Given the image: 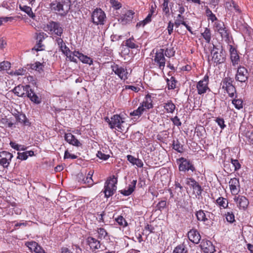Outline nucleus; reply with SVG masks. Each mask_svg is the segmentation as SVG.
<instances>
[{
    "label": "nucleus",
    "mask_w": 253,
    "mask_h": 253,
    "mask_svg": "<svg viewBox=\"0 0 253 253\" xmlns=\"http://www.w3.org/2000/svg\"><path fill=\"white\" fill-rule=\"evenodd\" d=\"M13 92L18 97H28L32 102L39 104L41 102V99L31 89L29 85L25 86L19 85L15 86L12 90Z\"/></svg>",
    "instance_id": "1"
},
{
    "label": "nucleus",
    "mask_w": 253,
    "mask_h": 253,
    "mask_svg": "<svg viewBox=\"0 0 253 253\" xmlns=\"http://www.w3.org/2000/svg\"><path fill=\"white\" fill-rule=\"evenodd\" d=\"M126 118V115L124 113H121L120 114L114 115L110 119L108 117H105L104 120L108 124L110 128L117 127L122 129V125L125 123Z\"/></svg>",
    "instance_id": "2"
},
{
    "label": "nucleus",
    "mask_w": 253,
    "mask_h": 253,
    "mask_svg": "<svg viewBox=\"0 0 253 253\" xmlns=\"http://www.w3.org/2000/svg\"><path fill=\"white\" fill-rule=\"evenodd\" d=\"M195 214L198 221L202 222L207 226H212L213 225L215 215L212 212L199 210L196 211Z\"/></svg>",
    "instance_id": "3"
},
{
    "label": "nucleus",
    "mask_w": 253,
    "mask_h": 253,
    "mask_svg": "<svg viewBox=\"0 0 253 253\" xmlns=\"http://www.w3.org/2000/svg\"><path fill=\"white\" fill-rule=\"evenodd\" d=\"M176 163L178 166L179 171L185 173L189 171H191L192 172L196 171L194 163L190 159L182 157L176 160Z\"/></svg>",
    "instance_id": "4"
},
{
    "label": "nucleus",
    "mask_w": 253,
    "mask_h": 253,
    "mask_svg": "<svg viewBox=\"0 0 253 253\" xmlns=\"http://www.w3.org/2000/svg\"><path fill=\"white\" fill-rule=\"evenodd\" d=\"M117 176L113 175L105 182L103 191L105 198H108L114 194L117 190Z\"/></svg>",
    "instance_id": "5"
},
{
    "label": "nucleus",
    "mask_w": 253,
    "mask_h": 253,
    "mask_svg": "<svg viewBox=\"0 0 253 253\" xmlns=\"http://www.w3.org/2000/svg\"><path fill=\"white\" fill-rule=\"evenodd\" d=\"M44 31L51 35L61 37L63 33V28L58 22L51 21L44 28Z\"/></svg>",
    "instance_id": "6"
},
{
    "label": "nucleus",
    "mask_w": 253,
    "mask_h": 253,
    "mask_svg": "<svg viewBox=\"0 0 253 253\" xmlns=\"http://www.w3.org/2000/svg\"><path fill=\"white\" fill-rule=\"evenodd\" d=\"M211 54L212 55V60L216 64H221L225 61V54L223 52L221 45L213 44Z\"/></svg>",
    "instance_id": "7"
},
{
    "label": "nucleus",
    "mask_w": 253,
    "mask_h": 253,
    "mask_svg": "<svg viewBox=\"0 0 253 253\" xmlns=\"http://www.w3.org/2000/svg\"><path fill=\"white\" fill-rule=\"evenodd\" d=\"M65 1H59L55 0L51 2L49 5L51 10L56 14L61 17L65 16L69 12L70 7L64 8V4Z\"/></svg>",
    "instance_id": "8"
},
{
    "label": "nucleus",
    "mask_w": 253,
    "mask_h": 253,
    "mask_svg": "<svg viewBox=\"0 0 253 253\" xmlns=\"http://www.w3.org/2000/svg\"><path fill=\"white\" fill-rule=\"evenodd\" d=\"M91 17L92 23L96 25H104L106 19L105 12L100 8H95L92 11Z\"/></svg>",
    "instance_id": "9"
},
{
    "label": "nucleus",
    "mask_w": 253,
    "mask_h": 253,
    "mask_svg": "<svg viewBox=\"0 0 253 253\" xmlns=\"http://www.w3.org/2000/svg\"><path fill=\"white\" fill-rule=\"evenodd\" d=\"M152 61L154 65L157 66L160 70H164L166 61L164 56V49L160 48L156 51L152 58Z\"/></svg>",
    "instance_id": "10"
},
{
    "label": "nucleus",
    "mask_w": 253,
    "mask_h": 253,
    "mask_svg": "<svg viewBox=\"0 0 253 253\" xmlns=\"http://www.w3.org/2000/svg\"><path fill=\"white\" fill-rule=\"evenodd\" d=\"M111 68L115 74L121 80L125 81L128 79V73L126 67L113 63L111 65Z\"/></svg>",
    "instance_id": "11"
},
{
    "label": "nucleus",
    "mask_w": 253,
    "mask_h": 253,
    "mask_svg": "<svg viewBox=\"0 0 253 253\" xmlns=\"http://www.w3.org/2000/svg\"><path fill=\"white\" fill-rule=\"evenodd\" d=\"M213 29L215 32H218L222 38L229 39V31L222 21L215 22L213 24Z\"/></svg>",
    "instance_id": "12"
},
{
    "label": "nucleus",
    "mask_w": 253,
    "mask_h": 253,
    "mask_svg": "<svg viewBox=\"0 0 253 253\" xmlns=\"http://www.w3.org/2000/svg\"><path fill=\"white\" fill-rule=\"evenodd\" d=\"M209 82V77L206 74L203 79L199 81L196 85L197 93L199 95H203L206 93L207 91L209 89L208 84Z\"/></svg>",
    "instance_id": "13"
},
{
    "label": "nucleus",
    "mask_w": 253,
    "mask_h": 253,
    "mask_svg": "<svg viewBox=\"0 0 253 253\" xmlns=\"http://www.w3.org/2000/svg\"><path fill=\"white\" fill-rule=\"evenodd\" d=\"M153 95L154 94H147L141 105L135 111H144L146 109L152 108L153 107V100L154 98V97L153 96Z\"/></svg>",
    "instance_id": "14"
},
{
    "label": "nucleus",
    "mask_w": 253,
    "mask_h": 253,
    "mask_svg": "<svg viewBox=\"0 0 253 253\" xmlns=\"http://www.w3.org/2000/svg\"><path fill=\"white\" fill-rule=\"evenodd\" d=\"M13 158V155L9 152L2 151L0 152V166L3 168H7Z\"/></svg>",
    "instance_id": "15"
},
{
    "label": "nucleus",
    "mask_w": 253,
    "mask_h": 253,
    "mask_svg": "<svg viewBox=\"0 0 253 253\" xmlns=\"http://www.w3.org/2000/svg\"><path fill=\"white\" fill-rule=\"evenodd\" d=\"M135 12L131 10L126 11L124 13L120 15L118 21L122 25H126L132 22Z\"/></svg>",
    "instance_id": "16"
},
{
    "label": "nucleus",
    "mask_w": 253,
    "mask_h": 253,
    "mask_svg": "<svg viewBox=\"0 0 253 253\" xmlns=\"http://www.w3.org/2000/svg\"><path fill=\"white\" fill-rule=\"evenodd\" d=\"M186 184L193 189L194 192L196 193L197 196H201L203 189L195 179L193 178L187 177Z\"/></svg>",
    "instance_id": "17"
},
{
    "label": "nucleus",
    "mask_w": 253,
    "mask_h": 253,
    "mask_svg": "<svg viewBox=\"0 0 253 253\" xmlns=\"http://www.w3.org/2000/svg\"><path fill=\"white\" fill-rule=\"evenodd\" d=\"M236 80L240 82H245L248 78V72L246 68L239 66L236 75Z\"/></svg>",
    "instance_id": "18"
},
{
    "label": "nucleus",
    "mask_w": 253,
    "mask_h": 253,
    "mask_svg": "<svg viewBox=\"0 0 253 253\" xmlns=\"http://www.w3.org/2000/svg\"><path fill=\"white\" fill-rule=\"evenodd\" d=\"M200 246L205 253H214L215 251L212 242L208 240H203Z\"/></svg>",
    "instance_id": "19"
},
{
    "label": "nucleus",
    "mask_w": 253,
    "mask_h": 253,
    "mask_svg": "<svg viewBox=\"0 0 253 253\" xmlns=\"http://www.w3.org/2000/svg\"><path fill=\"white\" fill-rule=\"evenodd\" d=\"M187 236L191 242L196 244L200 242L201 238L199 232L195 228L190 230L188 232Z\"/></svg>",
    "instance_id": "20"
},
{
    "label": "nucleus",
    "mask_w": 253,
    "mask_h": 253,
    "mask_svg": "<svg viewBox=\"0 0 253 253\" xmlns=\"http://www.w3.org/2000/svg\"><path fill=\"white\" fill-rule=\"evenodd\" d=\"M185 18L181 14H178L176 19L174 21V26L176 28H178L180 25H182L185 27L186 29L191 34H193V32L192 30L191 27L189 26L186 22L185 21Z\"/></svg>",
    "instance_id": "21"
},
{
    "label": "nucleus",
    "mask_w": 253,
    "mask_h": 253,
    "mask_svg": "<svg viewBox=\"0 0 253 253\" xmlns=\"http://www.w3.org/2000/svg\"><path fill=\"white\" fill-rule=\"evenodd\" d=\"M234 200L239 209L245 210L248 208L249 202L246 197L239 196L238 197H235Z\"/></svg>",
    "instance_id": "22"
},
{
    "label": "nucleus",
    "mask_w": 253,
    "mask_h": 253,
    "mask_svg": "<svg viewBox=\"0 0 253 253\" xmlns=\"http://www.w3.org/2000/svg\"><path fill=\"white\" fill-rule=\"evenodd\" d=\"M86 243L89 246L92 252L100 249L101 247L100 241L91 236H89L87 238Z\"/></svg>",
    "instance_id": "23"
},
{
    "label": "nucleus",
    "mask_w": 253,
    "mask_h": 253,
    "mask_svg": "<svg viewBox=\"0 0 253 253\" xmlns=\"http://www.w3.org/2000/svg\"><path fill=\"white\" fill-rule=\"evenodd\" d=\"M65 140L70 144L77 147L81 146L82 143L71 133L65 134Z\"/></svg>",
    "instance_id": "24"
},
{
    "label": "nucleus",
    "mask_w": 253,
    "mask_h": 253,
    "mask_svg": "<svg viewBox=\"0 0 253 253\" xmlns=\"http://www.w3.org/2000/svg\"><path fill=\"white\" fill-rule=\"evenodd\" d=\"M93 173V171H89L87 175L85 177H84V175L82 173H81V174H79L78 177L81 179L82 177V181L83 182V183L86 184L87 186L90 187L93 184V181L92 179Z\"/></svg>",
    "instance_id": "25"
},
{
    "label": "nucleus",
    "mask_w": 253,
    "mask_h": 253,
    "mask_svg": "<svg viewBox=\"0 0 253 253\" xmlns=\"http://www.w3.org/2000/svg\"><path fill=\"white\" fill-rule=\"evenodd\" d=\"M76 57H77L82 63L92 65L93 64V60L90 57L83 54L79 51L75 52Z\"/></svg>",
    "instance_id": "26"
},
{
    "label": "nucleus",
    "mask_w": 253,
    "mask_h": 253,
    "mask_svg": "<svg viewBox=\"0 0 253 253\" xmlns=\"http://www.w3.org/2000/svg\"><path fill=\"white\" fill-rule=\"evenodd\" d=\"M237 28L243 35H250L252 29L246 23L242 24L241 22H239L237 24Z\"/></svg>",
    "instance_id": "27"
},
{
    "label": "nucleus",
    "mask_w": 253,
    "mask_h": 253,
    "mask_svg": "<svg viewBox=\"0 0 253 253\" xmlns=\"http://www.w3.org/2000/svg\"><path fill=\"white\" fill-rule=\"evenodd\" d=\"M230 190L232 192L237 193L238 188L240 187V182L238 178H233L229 182Z\"/></svg>",
    "instance_id": "28"
},
{
    "label": "nucleus",
    "mask_w": 253,
    "mask_h": 253,
    "mask_svg": "<svg viewBox=\"0 0 253 253\" xmlns=\"http://www.w3.org/2000/svg\"><path fill=\"white\" fill-rule=\"evenodd\" d=\"M216 203L219 206L220 209H226L228 207V200L222 197H219L216 200Z\"/></svg>",
    "instance_id": "29"
},
{
    "label": "nucleus",
    "mask_w": 253,
    "mask_h": 253,
    "mask_svg": "<svg viewBox=\"0 0 253 253\" xmlns=\"http://www.w3.org/2000/svg\"><path fill=\"white\" fill-rule=\"evenodd\" d=\"M172 148L177 152L182 153L184 152L183 145L178 139L173 140L172 142Z\"/></svg>",
    "instance_id": "30"
},
{
    "label": "nucleus",
    "mask_w": 253,
    "mask_h": 253,
    "mask_svg": "<svg viewBox=\"0 0 253 253\" xmlns=\"http://www.w3.org/2000/svg\"><path fill=\"white\" fill-rule=\"evenodd\" d=\"M195 133L199 138H203L206 133L205 128L203 126L199 125L195 127Z\"/></svg>",
    "instance_id": "31"
},
{
    "label": "nucleus",
    "mask_w": 253,
    "mask_h": 253,
    "mask_svg": "<svg viewBox=\"0 0 253 253\" xmlns=\"http://www.w3.org/2000/svg\"><path fill=\"white\" fill-rule=\"evenodd\" d=\"M177 81L173 77H171L169 79H167L168 88L169 90L174 89L176 88Z\"/></svg>",
    "instance_id": "32"
},
{
    "label": "nucleus",
    "mask_w": 253,
    "mask_h": 253,
    "mask_svg": "<svg viewBox=\"0 0 253 253\" xmlns=\"http://www.w3.org/2000/svg\"><path fill=\"white\" fill-rule=\"evenodd\" d=\"M30 67L32 69L36 70L39 73L43 72L44 65L43 63H41L40 62H36L33 64H31Z\"/></svg>",
    "instance_id": "33"
},
{
    "label": "nucleus",
    "mask_w": 253,
    "mask_h": 253,
    "mask_svg": "<svg viewBox=\"0 0 253 253\" xmlns=\"http://www.w3.org/2000/svg\"><path fill=\"white\" fill-rule=\"evenodd\" d=\"M202 35L205 41L207 43H210L211 40V34L210 29L208 28L205 29L204 32L202 33Z\"/></svg>",
    "instance_id": "34"
},
{
    "label": "nucleus",
    "mask_w": 253,
    "mask_h": 253,
    "mask_svg": "<svg viewBox=\"0 0 253 253\" xmlns=\"http://www.w3.org/2000/svg\"><path fill=\"white\" fill-rule=\"evenodd\" d=\"M187 250L184 244L177 246L173 250L172 253H187Z\"/></svg>",
    "instance_id": "35"
},
{
    "label": "nucleus",
    "mask_w": 253,
    "mask_h": 253,
    "mask_svg": "<svg viewBox=\"0 0 253 253\" xmlns=\"http://www.w3.org/2000/svg\"><path fill=\"white\" fill-rule=\"evenodd\" d=\"M221 84L222 88L226 89L228 86L233 85V80L229 77H226L222 80Z\"/></svg>",
    "instance_id": "36"
},
{
    "label": "nucleus",
    "mask_w": 253,
    "mask_h": 253,
    "mask_svg": "<svg viewBox=\"0 0 253 253\" xmlns=\"http://www.w3.org/2000/svg\"><path fill=\"white\" fill-rule=\"evenodd\" d=\"M20 8L21 10L25 12L32 19H35L36 16L35 14L33 12L32 8L30 7L24 5L23 7L20 6Z\"/></svg>",
    "instance_id": "37"
},
{
    "label": "nucleus",
    "mask_w": 253,
    "mask_h": 253,
    "mask_svg": "<svg viewBox=\"0 0 253 253\" xmlns=\"http://www.w3.org/2000/svg\"><path fill=\"white\" fill-rule=\"evenodd\" d=\"M98 234V239L102 240V239H105L108 236V233L106 230L103 228H97L96 230Z\"/></svg>",
    "instance_id": "38"
},
{
    "label": "nucleus",
    "mask_w": 253,
    "mask_h": 253,
    "mask_svg": "<svg viewBox=\"0 0 253 253\" xmlns=\"http://www.w3.org/2000/svg\"><path fill=\"white\" fill-rule=\"evenodd\" d=\"M230 57L231 61L232 62V65L233 66H235L238 64L240 58L239 55L237 54L236 51H233L232 52H231Z\"/></svg>",
    "instance_id": "39"
},
{
    "label": "nucleus",
    "mask_w": 253,
    "mask_h": 253,
    "mask_svg": "<svg viewBox=\"0 0 253 253\" xmlns=\"http://www.w3.org/2000/svg\"><path fill=\"white\" fill-rule=\"evenodd\" d=\"M152 13H149L147 17L142 21L136 24V26L138 27H144L147 24L150 23L151 21Z\"/></svg>",
    "instance_id": "40"
},
{
    "label": "nucleus",
    "mask_w": 253,
    "mask_h": 253,
    "mask_svg": "<svg viewBox=\"0 0 253 253\" xmlns=\"http://www.w3.org/2000/svg\"><path fill=\"white\" fill-rule=\"evenodd\" d=\"M126 45L128 48L134 49L138 47V46L135 43L133 38H130L126 41Z\"/></svg>",
    "instance_id": "41"
},
{
    "label": "nucleus",
    "mask_w": 253,
    "mask_h": 253,
    "mask_svg": "<svg viewBox=\"0 0 253 253\" xmlns=\"http://www.w3.org/2000/svg\"><path fill=\"white\" fill-rule=\"evenodd\" d=\"M115 221L118 223V224L119 225L122 226L124 227H126L128 225L127 221L121 215H119L117 218H116Z\"/></svg>",
    "instance_id": "42"
},
{
    "label": "nucleus",
    "mask_w": 253,
    "mask_h": 253,
    "mask_svg": "<svg viewBox=\"0 0 253 253\" xmlns=\"http://www.w3.org/2000/svg\"><path fill=\"white\" fill-rule=\"evenodd\" d=\"M164 107L166 111H174L175 105L171 100H168L164 104Z\"/></svg>",
    "instance_id": "43"
},
{
    "label": "nucleus",
    "mask_w": 253,
    "mask_h": 253,
    "mask_svg": "<svg viewBox=\"0 0 253 253\" xmlns=\"http://www.w3.org/2000/svg\"><path fill=\"white\" fill-rule=\"evenodd\" d=\"M242 134L246 137L250 144L253 145V132L252 131L247 130Z\"/></svg>",
    "instance_id": "44"
},
{
    "label": "nucleus",
    "mask_w": 253,
    "mask_h": 253,
    "mask_svg": "<svg viewBox=\"0 0 253 253\" xmlns=\"http://www.w3.org/2000/svg\"><path fill=\"white\" fill-rule=\"evenodd\" d=\"M11 67V64L8 61H3L0 63V71H7Z\"/></svg>",
    "instance_id": "45"
},
{
    "label": "nucleus",
    "mask_w": 253,
    "mask_h": 253,
    "mask_svg": "<svg viewBox=\"0 0 253 253\" xmlns=\"http://www.w3.org/2000/svg\"><path fill=\"white\" fill-rule=\"evenodd\" d=\"M167 202L166 200H162L160 201L156 205L155 211L159 210L160 211H163L166 208Z\"/></svg>",
    "instance_id": "46"
},
{
    "label": "nucleus",
    "mask_w": 253,
    "mask_h": 253,
    "mask_svg": "<svg viewBox=\"0 0 253 253\" xmlns=\"http://www.w3.org/2000/svg\"><path fill=\"white\" fill-rule=\"evenodd\" d=\"M27 244V247L29 248V250L33 253L35 251L37 248H38V247L40 246L37 242L34 241L28 242Z\"/></svg>",
    "instance_id": "47"
},
{
    "label": "nucleus",
    "mask_w": 253,
    "mask_h": 253,
    "mask_svg": "<svg viewBox=\"0 0 253 253\" xmlns=\"http://www.w3.org/2000/svg\"><path fill=\"white\" fill-rule=\"evenodd\" d=\"M225 90L226 91L229 96L231 97H234V95L236 93L235 87L233 85V84L228 86V87Z\"/></svg>",
    "instance_id": "48"
},
{
    "label": "nucleus",
    "mask_w": 253,
    "mask_h": 253,
    "mask_svg": "<svg viewBox=\"0 0 253 253\" xmlns=\"http://www.w3.org/2000/svg\"><path fill=\"white\" fill-rule=\"evenodd\" d=\"M230 162L234 167L235 171H237L241 169V165L238 160L231 158Z\"/></svg>",
    "instance_id": "49"
},
{
    "label": "nucleus",
    "mask_w": 253,
    "mask_h": 253,
    "mask_svg": "<svg viewBox=\"0 0 253 253\" xmlns=\"http://www.w3.org/2000/svg\"><path fill=\"white\" fill-rule=\"evenodd\" d=\"M110 3L112 7L116 10H118L122 7V3L117 0H110Z\"/></svg>",
    "instance_id": "50"
},
{
    "label": "nucleus",
    "mask_w": 253,
    "mask_h": 253,
    "mask_svg": "<svg viewBox=\"0 0 253 253\" xmlns=\"http://www.w3.org/2000/svg\"><path fill=\"white\" fill-rule=\"evenodd\" d=\"M225 216L227 221L230 223H232L235 221V216L233 212H227V213L225 214Z\"/></svg>",
    "instance_id": "51"
},
{
    "label": "nucleus",
    "mask_w": 253,
    "mask_h": 253,
    "mask_svg": "<svg viewBox=\"0 0 253 253\" xmlns=\"http://www.w3.org/2000/svg\"><path fill=\"white\" fill-rule=\"evenodd\" d=\"M169 0H164V2L162 4L163 11L166 15H169V10L168 6Z\"/></svg>",
    "instance_id": "52"
},
{
    "label": "nucleus",
    "mask_w": 253,
    "mask_h": 253,
    "mask_svg": "<svg viewBox=\"0 0 253 253\" xmlns=\"http://www.w3.org/2000/svg\"><path fill=\"white\" fill-rule=\"evenodd\" d=\"M19 114L15 115V118L17 121L22 124L24 120L27 118L25 115L22 114V112H17Z\"/></svg>",
    "instance_id": "53"
},
{
    "label": "nucleus",
    "mask_w": 253,
    "mask_h": 253,
    "mask_svg": "<svg viewBox=\"0 0 253 253\" xmlns=\"http://www.w3.org/2000/svg\"><path fill=\"white\" fill-rule=\"evenodd\" d=\"M175 51L174 50L173 48H166L164 49V55H165L168 57H171L174 55Z\"/></svg>",
    "instance_id": "54"
},
{
    "label": "nucleus",
    "mask_w": 253,
    "mask_h": 253,
    "mask_svg": "<svg viewBox=\"0 0 253 253\" xmlns=\"http://www.w3.org/2000/svg\"><path fill=\"white\" fill-rule=\"evenodd\" d=\"M232 103L237 109L239 110L243 107V101L240 99H235Z\"/></svg>",
    "instance_id": "55"
},
{
    "label": "nucleus",
    "mask_w": 253,
    "mask_h": 253,
    "mask_svg": "<svg viewBox=\"0 0 253 253\" xmlns=\"http://www.w3.org/2000/svg\"><path fill=\"white\" fill-rule=\"evenodd\" d=\"M215 121L222 129H224L226 127V125L224 124V121L223 118L217 117Z\"/></svg>",
    "instance_id": "56"
},
{
    "label": "nucleus",
    "mask_w": 253,
    "mask_h": 253,
    "mask_svg": "<svg viewBox=\"0 0 253 253\" xmlns=\"http://www.w3.org/2000/svg\"><path fill=\"white\" fill-rule=\"evenodd\" d=\"M96 155L100 159L103 160H107L110 158L109 155L105 154L101 151H98Z\"/></svg>",
    "instance_id": "57"
},
{
    "label": "nucleus",
    "mask_w": 253,
    "mask_h": 253,
    "mask_svg": "<svg viewBox=\"0 0 253 253\" xmlns=\"http://www.w3.org/2000/svg\"><path fill=\"white\" fill-rule=\"evenodd\" d=\"M142 113L143 112H130V116H134L132 120L134 122H135L142 115Z\"/></svg>",
    "instance_id": "58"
},
{
    "label": "nucleus",
    "mask_w": 253,
    "mask_h": 253,
    "mask_svg": "<svg viewBox=\"0 0 253 253\" xmlns=\"http://www.w3.org/2000/svg\"><path fill=\"white\" fill-rule=\"evenodd\" d=\"M42 42H40L39 41H38V42L36 45L33 48L32 50H35L37 51H42L43 50V44H42Z\"/></svg>",
    "instance_id": "59"
},
{
    "label": "nucleus",
    "mask_w": 253,
    "mask_h": 253,
    "mask_svg": "<svg viewBox=\"0 0 253 253\" xmlns=\"http://www.w3.org/2000/svg\"><path fill=\"white\" fill-rule=\"evenodd\" d=\"M77 156L75 154L70 153L68 150H66L64 153V159L71 158L72 159H75L77 158Z\"/></svg>",
    "instance_id": "60"
},
{
    "label": "nucleus",
    "mask_w": 253,
    "mask_h": 253,
    "mask_svg": "<svg viewBox=\"0 0 253 253\" xmlns=\"http://www.w3.org/2000/svg\"><path fill=\"white\" fill-rule=\"evenodd\" d=\"M77 51L75 50L74 52H72L71 54L69 55V56H67V58H68L69 61L75 62L76 63L78 62L77 59L75 58V56H76L75 54H76L75 52H76Z\"/></svg>",
    "instance_id": "61"
},
{
    "label": "nucleus",
    "mask_w": 253,
    "mask_h": 253,
    "mask_svg": "<svg viewBox=\"0 0 253 253\" xmlns=\"http://www.w3.org/2000/svg\"><path fill=\"white\" fill-rule=\"evenodd\" d=\"M27 224H28V222L26 221H22L20 222H17L14 225V229L16 230V229H18L19 227H20L21 226L26 227L27 225Z\"/></svg>",
    "instance_id": "62"
},
{
    "label": "nucleus",
    "mask_w": 253,
    "mask_h": 253,
    "mask_svg": "<svg viewBox=\"0 0 253 253\" xmlns=\"http://www.w3.org/2000/svg\"><path fill=\"white\" fill-rule=\"evenodd\" d=\"M174 25V23H173V22H172L171 21L169 22L168 25L167 27V30L169 35H170L172 33Z\"/></svg>",
    "instance_id": "63"
},
{
    "label": "nucleus",
    "mask_w": 253,
    "mask_h": 253,
    "mask_svg": "<svg viewBox=\"0 0 253 253\" xmlns=\"http://www.w3.org/2000/svg\"><path fill=\"white\" fill-rule=\"evenodd\" d=\"M17 159L21 160H26L28 158V155L26 154V152L22 153H18Z\"/></svg>",
    "instance_id": "64"
}]
</instances>
